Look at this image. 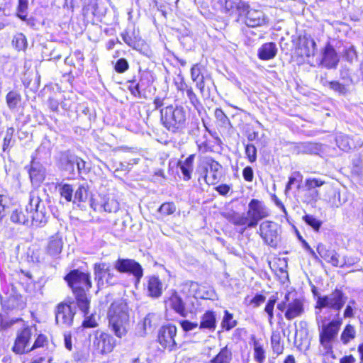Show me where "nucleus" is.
<instances>
[{
    "instance_id": "58836bf2",
    "label": "nucleus",
    "mask_w": 363,
    "mask_h": 363,
    "mask_svg": "<svg viewBox=\"0 0 363 363\" xmlns=\"http://www.w3.org/2000/svg\"><path fill=\"white\" fill-rule=\"evenodd\" d=\"M28 0H18L16 9V16L23 21L26 22L28 25L31 24L32 19H28Z\"/></svg>"
},
{
    "instance_id": "412c9836",
    "label": "nucleus",
    "mask_w": 363,
    "mask_h": 363,
    "mask_svg": "<svg viewBox=\"0 0 363 363\" xmlns=\"http://www.w3.org/2000/svg\"><path fill=\"white\" fill-rule=\"evenodd\" d=\"M57 160L60 168L70 174H75L74 162L76 161V155L72 154L69 150L60 152Z\"/></svg>"
},
{
    "instance_id": "8fccbe9b",
    "label": "nucleus",
    "mask_w": 363,
    "mask_h": 363,
    "mask_svg": "<svg viewBox=\"0 0 363 363\" xmlns=\"http://www.w3.org/2000/svg\"><path fill=\"white\" fill-rule=\"evenodd\" d=\"M271 344L274 352L280 354L283 352L284 346L281 344V337L279 333H273L271 337Z\"/></svg>"
},
{
    "instance_id": "bb28decb",
    "label": "nucleus",
    "mask_w": 363,
    "mask_h": 363,
    "mask_svg": "<svg viewBox=\"0 0 363 363\" xmlns=\"http://www.w3.org/2000/svg\"><path fill=\"white\" fill-rule=\"evenodd\" d=\"M160 322V315L157 313H150L145 318L140 325V331H143L141 335L147 333V331H152L156 328Z\"/></svg>"
},
{
    "instance_id": "5701e85b",
    "label": "nucleus",
    "mask_w": 363,
    "mask_h": 363,
    "mask_svg": "<svg viewBox=\"0 0 363 363\" xmlns=\"http://www.w3.org/2000/svg\"><path fill=\"white\" fill-rule=\"evenodd\" d=\"M298 49L302 56H313L316 51V43L310 35H303L299 38Z\"/></svg>"
},
{
    "instance_id": "4d7b16f0",
    "label": "nucleus",
    "mask_w": 363,
    "mask_h": 363,
    "mask_svg": "<svg viewBox=\"0 0 363 363\" xmlns=\"http://www.w3.org/2000/svg\"><path fill=\"white\" fill-rule=\"evenodd\" d=\"M176 211V206L174 203H164L159 208V212L164 216L173 214Z\"/></svg>"
},
{
    "instance_id": "052dcab7",
    "label": "nucleus",
    "mask_w": 363,
    "mask_h": 363,
    "mask_svg": "<svg viewBox=\"0 0 363 363\" xmlns=\"http://www.w3.org/2000/svg\"><path fill=\"white\" fill-rule=\"evenodd\" d=\"M13 43L18 50H23L26 48L27 41L24 35L20 33L17 35L13 40Z\"/></svg>"
},
{
    "instance_id": "2f4dec72",
    "label": "nucleus",
    "mask_w": 363,
    "mask_h": 363,
    "mask_svg": "<svg viewBox=\"0 0 363 363\" xmlns=\"http://www.w3.org/2000/svg\"><path fill=\"white\" fill-rule=\"evenodd\" d=\"M277 53V45L270 42L263 44L258 50V57L262 60L273 59Z\"/></svg>"
},
{
    "instance_id": "f8f14e48",
    "label": "nucleus",
    "mask_w": 363,
    "mask_h": 363,
    "mask_svg": "<svg viewBox=\"0 0 363 363\" xmlns=\"http://www.w3.org/2000/svg\"><path fill=\"white\" fill-rule=\"evenodd\" d=\"M91 208L98 212L116 213L120 209V203L113 194L99 195L91 200Z\"/></svg>"
},
{
    "instance_id": "37998d69",
    "label": "nucleus",
    "mask_w": 363,
    "mask_h": 363,
    "mask_svg": "<svg viewBox=\"0 0 363 363\" xmlns=\"http://www.w3.org/2000/svg\"><path fill=\"white\" fill-rule=\"evenodd\" d=\"M224 216L229 222L235 225H245L247 227L246 218L244 213L240 214L231 211L225 213Z\"/></svg>"
},
{
    "instance_id": "9d476101",
    "label": "nucleus",
    "mask_w": 363,
    "mask_h": 363,
    "mask_svg": "<svg viewBox=\"0 0 363 363\" xmlns=\"http://www.w3.org/2000/svg\"><path fill=\"white\" fill-rule=\"evenodd\" d=\"M211 4L215 11L238 18L246 9V1L243 0H211Z\"/></svg>"
},
{
    "instance_id": "20e7f679",
    "label": "nucleus",
    "mask_w": 363,
    "mask_h": 363,
    "mask_svg": "<svg viewBox=\"0 0 363 363\" xmlns=\"http://www.w3.org/2000/svg\"><path fill=\"white\" fill-rule=\"evenodd\" d=\"M342 324V319L337 313L331 321L323 325L319 334L320 344L325 350V354H330L333 358H335V355L333 354L332 343L337 338Z\"/></svg>"
},
{
    "instance_id": "f3484780",
    "label": "nucleus",
    "mask_w": 363,
    "mask_h": 363,
    "mask_svg": "<svg viewBox=\"0 0 363 363\" xmlns=\"http://www.w3.org/2000/svg\"><path fill=\"white\" fill-rule=\"evenodd\" d=\"M115 347V340L109 334L96 331L93 340V347L98 352L104 354L112 352Z\"/></svg>"
},
{
    "instance_id": "680f3d73",
    "label": "nucleus",
    "mask_w": 363,
    "mask_h": 363,
    "mask_svg": "<svg viewBox=\"0 0 363 363\" xmlns=\"http://www.w3.org/2000/svg\"><path fill=\"white\" fill-rule=\"evenodd\" d=\"M245 154L249 161L252 163L257 160V148L252 144H247L245 146Z\"/></svg>"
},
{
    "instance_id": "0eeeda50",
    "label": "nucleus",
    "mask_w": 363,
    "mask_h": 363,
    "mask_svg": "<svg viewBox=\"0 0 363 363\" xmlns=\"http://www.w3.org/2000/svg\"><path fill=\"white\" fill-rule=\"evenodd\" d=\"M198 172L208 185H214L222 176V166L212 157H206L199 164Z\"/></svg>"
},
{
    "instance_id": "79ce46f5",
    "label": "nucleus",
    "mask_w": 363,
    "mask_h": 363,
    "mask_svg": "<svg viewBox=\"0 0 363 363\" xmlns=\"http://www.w3.org/2000/svg\"><path fill=\"white\" fill-rule=\"evenodd\" d=\"M144 77H141L140 81L136 82L135 80L130 81L128 85V89L135 97L138 99H142L144 97V94L142 93V90L144 89Z\"/></svg>"
},
{
    "instance_id": "f704fd0d",
    "label": "nucleus",
    "mask_w": 363,
    "mask_h": 363,
    "mask_svg": "<svg viewBox=\"0 0 363 363\" xmlns=\"http://www.w3.org/2000/svg\"><path fill=\"white\" fill-rule=\"evenodd\" d=\"M89 188L88 184L83 183L74 186L73 203L79 205V203L85 202L89 198Z\"/></svg>"
},
{
    "instance_id": "a19ab883",
    "label": "nucleus",
    "mask_w": 363,
    "mask_h": 363,
    "mask_svg": "<svg viewBox=\"0 0 363 363\" xmlns=\"http://www.w3.org/2000/svg\"><path fill=\"white\" fill-rule=\"evenodd\" d=\"M21 101V96L17 91H10L6 96V102L11 111L16 110Z\"/></svg>"
},
{
    "instance_id": "4c0bfd02",
    "label": "nucleus",
    "mask_w": 363,
    "mask_h": 363,
    "mask_svg": "<svg viewBox=\"0 0 363 363\" xmlns=\"http://www.w3.org/2000/svg\"><path fill=\"white\" fill-rule=\"evenodd\" d=\"M3 308L7 310H14L23 308L24 303L21 300V297L10 296L6 300H1Z\"/></svg>"
},
{
    "instance_id": "c756f323",
    "label": "nucleus",
    "mask_w": 363,
    "mask_h": 363,
    "mask_svg": "<svg viewBox=\"0 0 363 363\" xmlns=\"http://www.w3.org/2000/svg\"><path fill=\"white\" fill-rule=\"evenodd\" d=\"M89 290V289L72 291L75 296L77 306L85 316L89 313L90 304V300L86 295V291Z\"/></svg>"
},
{
    "instance_id": "49530a36",
    "label": "nucleus",
    "mask_w": 363,
    "mask_h": 363,
    "mask_svg": "<svg viewBox=\"0 0 363 363\" xmlns=\"http://www.w3.org/2000/svg\"><path fill=\"white\" fill-rule=\"evenodd\" d=\"M356 337V330L350 324L346 325L340 335V340L344 345H347L352 340Z\"/></svg>"
},
{
    "instance_id": "1a4fd4ad",
    "label": "nucleus",
    "mask_w": 363,
    "mask_h": 363,
    "mask_svg": "<svg viewBox=\"0 0 363 363\" xmlns=\"http://www.w3.org/2000/svg\"><path fill=\"white\" fill-rule=\"evenodd\" d=\"M94 274L99 289H102L106 284L113 286L118 283V278L111 269L108 263L99 262L94 264Z\"/></svg>"
},
{
    "instance_id": "e433bc0d",
    "label": "nucleus",
    "mask_w": 363,
    "mask_h": 363,
    "mask_svg": "<svg viewBox=\"0 0 363 363\" xmlns=\"http://www.w3.org/2000/svg\"><path fill=\"white\" fill-rule=\"evenodd\" d=\"M191 77L192 81L196 83V88L200 90L201 93H203L205 87V77L201 73V66L199 64H196L191 67Z\"/></svg>"
},
{
    "instance_id": "393cba45",
    "label": "nucleus",
    "mask_w": 363,
    "mask_h": 363,
    "mask_svg": "<svg viewBox=\"0 0 363 363\" xmlns=\"http://www.w3.org/2000/svg\"><path fill=\"white\" fill-rule=\"evenodd\" d=\"M62 247V236L59 233H57L49 238L46 251L50 256L55 257L61 253Z\"/></svg>"
},
{
    "instance_id": "2eb2a0df",
    "label": "nucleus",
    "mask_w": 363,
    "mask_h": 363,
    "mask_svg": "<svg viewBox=\"0 0 363 363\" xmlns=\"http://www.w3.org/2000/svg\"><path fill=\"white\" fill-rule=\"evenodd\" d=\"M114 268L121 273H128L133 275L136 282H139L143 276L142 266L132 259H118L114 262Z\"/></svg>"
},
{
    "instance_id": "7ed1b4c3",
    "label": "nucleus",
    "mask_w": 363,
    "mask_h": 363,
    "mask_svg": "<svg viewBox=\"0 0 363 363\" xmlns=\"http://www.w3.org/2000/svg\"><path fill=\"white\" fill-rule=\"evenodd\" d=\"M162 125L174 133L182 132L187 125L186 111L182 106L169 105L160 110Z\"/></svg>"
},
{
    "instance_id": "473e14b6",
    "label": "nucleus",
    "mask_w": 363,
    "mask_h": 363,
    "mask_svg": "<svg viewBox=\"0 0 363 363\" xmlns=\"http://www.w3.org/2000/svg\"><path fill=\"white\" fill-rule=\"evenodd\" d=\"M86 7L91 10L92 14L97 17H104L107 12V7L101 0H85Z\"/></svg>"
},
{
    "instance_id": "69168bd1",
    "label": "nucleus",
    "mask_w": 363,
    "mask_h": 363,
    "mask_svg": "<svg viewBox=\"0 0 363 363\" xmlns=\"http://www.w3.org/2000/svg\"><path fill=\"white\" fill-rule=\"evenodd\" d=\"M336 142L338 147L344 151H346L350 148L349 138L346 135L337 136L336 138Z\"/></svg>"
},
{
    "instance_id": "c85d7f7f",
    "label": "nucleus",
    "mask_w": 363,
    "mask_h": 363,
    "mask_svg": "<svg viewBox=\"0 0 363 363\" xmlns=\"http://www.w3.org/2000/svg\"><path fill=\"white\" fill-rule=\"evenodd\" d=\"M29 176L33 184L39 185L45 177L44 167L39 163L33 162L29 169Z\"/></svg>"
},
{
    "instance_id": "4468645a",
    "label": "nucleus",
    "mask_w": 363,
    "mask_h": 363,
    "mask_svg": "<svg viewBox=\"0 0 363 363\" xmlns=\"http://www.w3.org/2000/svg\"><path fill=\"white\" fill-rule=\"evenodd\" d=\"M244 19L245 23L248 27H257L266 25L268 23V18L261 10L251 9L249 4L246 2L245 11L240 14L238 21Z\"/></svg>"
},
{
    "instance_id": "603ef678",
    "label": "nucleus",
    "mask_w": 363,
    "mask_h": 363,
    "mask_svg": "<svg viewBox=\"0 0 363 363\" xmlns=\"http://www.w3.org/2000/svg\"><path fill=\"white\" fill-rule=\"evenodd\" d=\"M254 358L257 363H263L265 354L263 347L256 340L254 341Z\"/></svg>"
},
{
    "instance_id": "7c9ffc66",
    "label": "nucleus",
    "mask_w": 363,
    "mask_h": 363,
    "mask_svg": "<svg viewBox=\"0 0 363 363\" xmlns=\"http://www.w3.org/2000/svg\"><path fill=\"white\" fill-rule=\"evenodd\" d=\"M200 329L214 331L216 328V315L213 311H207L201 317Z\"/></svg>"
},
{
    "instance_id": "a878e982",
    "label": "nucleus",
    "mask_w": 363,
    "mask_h": 363,
    "mask_svg": "<svg viewBox=\"0 0 363 363\" xmlns=\"http://www.w3.org/2000/svg\"><path fill=\"white\" fill-rule=\"evenodd\" d=\"M195 157L196 154H191L184 160H179L178 162V167L182 172L184 181H189L191 178Z\"/></svg>"
},
{
    "instance_id": "b1692460",
    "label": "nucleus",
    "mask_w": 363,
    "mask_h": 363,
    "mask_svg": "<svg viewBox=\"0 0 363 363\" xmlns=\"http://www.w3.org/2000/svg\"><path fill=\"white\" fill-rule=\"evenodd\" d=\"M165 305L166 307L172 308L181 316L186 317L187 315L185 304L182 298L176 292L172 293V294L165 300Z\"/></svg>"
},
{
    "instance_id": "0e129e2a",
    "label": "nucleus",
    "mask_w": 363,
    "mask_h": 363,
    "mask_svg": "<svg viewBox=\"0 0 363 363\" xmlns=\"http://www.w3.org/2000/svg\"><path fill=\"white\" fill-rule=\"evenodd\" d=\"M344 58L350 63H352L357 59V52L353 46L346 49L344 54Z\"/></svg>"
},
{
    "instance_id": "3c124183",
    "label": "nucleus",
    "mask_w": 363,
    "mask_h": 363,
    "mask_svg": "<svg viewBox=\"0 0 363 363\" xmlns=\"http://www.w3.org/2000/svg\"><path fill=\"white\" fill-rule=\"evenodd\" d=\"M328 86L330 89L339 94L345 95L348 92V88L346 84H341L337 81H332L328 82Z\"/></svg>"
},
{
    "instance_id": "f257e3e1",
    "label": "nucleus",
    "mask_w": 363,
    "mask_h": 363,
    "mask_svg": "<svg viewBox=\"0 0 363 363\" xmlns=\"http://www.w3.org/2000/svg\"><path fill=\"white\" fill-rule=\"evenodd\" d=\"M48 218L47 201L40 198L38 191H33L30 194L28 204L24 208L13 211L10 220L13 223L40 227L47 223Z\"/></svg>"
},
{
    "instance_id": "c9c22d12",
    "label": "nucleus",
    "mask_w": 363,
    "mask_h": 363,
    "mask_svg": "<svg viewBox=\"0 0 363 363\" xmlns=\"http://www.w3.org/2000/svg\"><path fill=\"white\" fill-rule=\"evenodd\" d=\"M56 188L62 198L67 202H72L74 201V186L67 183H58Z\"/></svg>"
},
{
    "instance_id": "f03ea898",
    "label": "nucleus",
    "mask_w": 363,
    "mask_h": 363,
    "mask_svg": "<svg viewBox=\"0 0 363 363\" xmlns=\"http://www.w3.org/2000/svg\"><path fill=\"white\" fill-rule=\"evenodd\" d=\"M108 318L109 325L114 335L119 338L125 336L129 325L127 304L121 300L112 303L108 309Z\"/></svg>"
},
{
    "instance_id": "864d4df0",
    "label": "nucleus",
    "mask_w": 363,
    "mask_h": 363,
    "mask_svg": "<svg viewBox=\"0 0 363 363\" xmlns=\"http://www.w3.org/2000/svg\"><path fill=\"white\" fill-rule=\"evenodd\" d=\"M186 94L189 100L190 104L196 109L199 110L200 108H201V104L198 99L196 94L193 91L192 87L191 86L189 89H187V91H186Z\"/></svg>"
},
{
    "instance_id": "bf43d9fd",
    "label": "nucleus",
    "mask_w": 363,
    "mask_h": 363,
    "mask_svg": "<svg viewBox=\"0 0 363 363\" xmlns=\"http://www.w3.org/2000/svg\"><path fill=\"white\" fill-rule=\"evenodd\" d=\"M14 128L12 127L8 128L6 131V135L4 138V143H3V151H6L9 147L11 146V143L12 140L13 135L14 133Z\"/></svg>"
},
{
    "instance_id": "ea45409f",
    "label": "nucleus",
    "mask_w": 363,
    "mask_h": 363,
    "mask_svg": "<svg viewBox=\"0 0 363 363\" xmlns=\"http://www.w3.org/2000/svg\"><path fill=\"white\" fill-rule=\"evenodd\" d=\"M121 35L123 42L129 47L135 50H138L140 48L141 40L135 36L134 33L130 35L128 30H124Z\"/></svg>"
},
{
    "instance_id": "5fc2aeb1",
    "label": "nucleus",
    "mask_w": 363,
    "mask_h": 363,
    "mask_svg": "<svg viewBox=\"0 0 363 363\" xmlns=\"http://www.w3.org/2000/svg\"><path fill=\"white\" fill-rule=\"evenodd\" d=\"M303 220L315 231H318L322 222L312 215L306 214L303 217Z\"/></svg>"
},
{
    "instance_id": "cd10ccee",
    "label": "nucleus",
    "mask_w": 363,
    "mask_h": 363,
    "mask_svg": "<svg viewBox=\"0 0 363 363\" xmlns=\"http://www.w3.org/2000/svg\"><path fill=\"white\" fill-rule=\"evenodd\" d=\"M295 150L298 154L319 155L323 152V146L319 143H301L296 146Z\"/></svg>"
},
{
    "instance_id": "aec40b11",
    "label": "nucleus",
    "mask_w": 363,
    "mask_h": 363,
    "mask_svg": "<svg viewBox=\"0 0 363 363\" xmlns=\"http://www.w3.org/2000/svg\"><path fill=\"white\" fill-rule=\"evenodd\" d=\"M339 61L335 49L330 43H327L321 52L320 65L327 69H335Z\"/></svg>"
},
{
    "instance_id": "774afa93",
    "label": "nucleus",
    "mask_w": 363,
    "mask_h": 363,
    "mask_svg": "<svg viewBox=\"0 0 363 363\" xmlns=\"http://www.w3.org/2000/svg\"><path fill=\"white\" fill-rule=\"evenodd\" d=\"M129 67L128 61L125 58H120L115 65V70L118 73L125 72Z\"/></svg>"
},
{
    "instance_id": "6e6d98bb",
    "label": "nucleus",
    "mask_w": 363,
    "mask_h": 363,
    "mask_svg": "<svg viewBox=\"0 0 363 363\" xmlns=\"http://www.w3.org/2000/svg\"><path fill=\"white\" fill-rule=\"evenodd\" d=\"M276 302L277 298L274 296L270 297L264 308L265 312L268 314V319L270 323H272L274 318V308Z\"/></svg>"
},
{
    "instance_id": "338daca9",
    "label": "nucleus",
    "mask_w": 363,
    "mask_h": 363,
    "mask_svg": "<svg viewBox=\"0 0 363 363\" xmlns=\"http://www.w3.org/2000/svg\"><path fill=\"white\" fill-rule=\"evenodd\" d=\"M75 165L77 166L79 174H86L88 172V169L86 167V162L77 156H76V161L74 162V166Z\"/></svg>"
},
{
    "instance_id": "dca6fc26",
    "label": "nucleus",
    "mask_w": 363,
    "mask_h": 363,
    "mask_svg": "<svg viewBox=\"0 0 363 363\" xmlns=\"http://www.w3.org/2000/svg\"><path fill=\"white\" fill-rule=\"evenodd\" d=\"M33 328L29 325H23L16 333V337L12 347V351L17 354H22L28 352L27 347L29 345L33 335Z\"/></svg>"
},
{
    "instance_id": "c03bdc74",
    "label": "nucleus",
    "mask_w": 363,
    "mask_h": 363,
    "mask_svg": "<svg viewBox=\"0 0 363 363\" xmlns=\"http://www.w3.org/2000/svg\"><path fill=\"white\" fill-rule=\"evenodd\" d=\"M23 323L22 318H10L7 314L0 313V332L11 328L16 323Z\"/></svg>"
},
{
    "instance_id": "39448f33",
    "label": "nucleus",
    "mask_w": 363,
    "mask_h": 363,
    "mask_svg": "<svg viewBox=\"0 0 363 363\" xmlns=\"http://www.w3.org/2000/svg\"><path fill=\"white\" fill-rule=\"evenodd\" d=\"M347 299V297L342 290L335 289L328 295L318 296L315 309L329 308L340 315V311L345 306Z\"/></svg>"
},
{
    "instance_id": "4be33fe9",
    "label": "nucleus",
    "mask_w": 363,
    "mask_h": 363,
    "mask_svg": "<svg viewBox=\"0 0 363 363\" xmlns=\"http://www.w3.org/2000/svg\"><path fill=\"white\" fill-rule=\"evenodd\" d=\"M316 250L318 255L333 266L340 267L344 266V263H340L339 261L338 254L334 250L328 249L325 245L319 243Z\"/></svg>"
},
{
    "instance_id": "09e8293b",
    "label": "nucleus",
    "mask_w": 363,
    "mask_h": 363,
    "mask_svg": "<svg viewBox=\"0 0 363 363\" xmlns=\"http://www.w3.org/2000/svg\"><path fill=\"white\" fill-rule=\"evenodd\" d=\"M223 328L230 330L237 325V321L233 320V314L228 311H225V314L221 323Z\"/></svg>"
},
{
    "instance_id": "a211bd4d",
    "label": "nucleus",
    "mask_w": 363,
    "mask_h": 363,
    "mask_svg": "<svg viewBox=\"0 0 363 363\" xmlns=\"http://www.w3.org/2000/svg\"><path fill=\"white\" fill-rule=\"evenodd\" d=\"M55 321L62 327H69L72 325L75 312L70 304L60 303L55 308Z\"/></svg>"
},
{
    "instance_id": "ddd939ff",
    "label": "nucleus",
    "mask_w": 363,
    "mask_h": 363,
    "mask_svg": "<svg viewBox=\"0 0 363 363\" xmlns=\"http://www.w3.org/2000/svg\"><path fill=\"white\" fill-rule=\"evenodd\" d=\"M68 286L72 291L89 289L91 287L89 274L73 269L65 277Z\"/></svg>"
},
{
    "instance_id": "e2e57ef3",
    "label": "nucleus",
    "mask_w": 363,
    "mask_h": 363,
    "mask_svg": "<svg viewBox=\"0 0 363 363\" xmlns=\"http://www.w3.org/2000/svg\"><path fill=\"white\" fill-rule=\"evenodd\" d=\"M47 342V337L43 334H40L37 337L32 347L30 348H28L27 352H30L37 348L43 347Z\"/></svg>"
},
{
    "instance_id": "423d86ee",
    "label": "nucleus",
    "mask_w": 363,
    "mask_h": 363,
    "mask_svg": "<svg viewBox=\"0 0 363 363\" xmlns=\"http://www.w3.org/2000/svg\"><path fill=\"white\" fill-rule=\"evenodd\" d=\"M291 295L290 292L286 293L284 300L277 304V309L284 312V316L289 320L301 317L304 313L303 300L291 298Z\"/></svg>"
},
{
    "instance_id": "6e6552de",
    "label": "nucleus",
    "mask_w": 363,
    "mask_h": 363,
    "mask_svg": "<svg viewBox=\"0 0 363 363\" xmlns=\"http://www.w3.org/2000/svg\"><path fill=\"white\" fill-rule=\"evenodd\" d=\"M270 215L269 209L263 201L253 199L248 203V210L245 215L247 228H252L257 225L259 220Z\"/></svg>"
},
{
    "instance_id": "de8ad7c7",
    "label": "nucleus",
    "mask_w": 363,
    "mask_h": 363,
    "mask_svg": "<svg viewBox=\"0 0 363 363\" xmlns=\"http://www.w3.org/2000/svg\"><path fill=\"white\" fill-rule=\"evenodd\" d=\"M303 176L299 172H294L291 177L289 178L288 183L286 186L285 192L291 189L292 186L295 184H297L296 187L298 189L301 188V182H302Z\"/></svg>"
},
{
    "instance_id": "9b49d317",
    "label": "nucleus",
    "mask_w": 363,
    "mask_h": 363,
    "mask_svg": "<svg viewBox=\"0 0 363 363\" xmlns=\"http://www.w3.org/2000/svg\"><path fill=\"white\" fill-rule=\"evenodd\" d=\"M259 233L264 242L272 247H276L280 241L281 229L275 222L263 221L259 225Z\"/></svg>"
},
{
    "instance_id": "a18cd8bd",
    "label": "nucleus",
    "mask_w": 363,
    "mask_h": 363,
    "mask_svg": "<svg viewBox=\"0 0 363 363\" xmlns=\"http://www.w3.org/2000/svg\"><path fill=\"white\" fill-rule=\"evenodd\" d=\"M231 359L232 352L230 350L225 346L210 361V363H230Z\"/></svg>"
},
{
    "instance_id": "72a5a7b5",
    "label": "nucleus",
    "mask_w": 363,
    "mask_h": 363,
    "mask_svg": "<svg viewBox=\"0 0 363 363\" xmlns=\"http://www.w3.org/2000/svg\"><path fill=\"white\" fill-rule=\"evenodd\" d=\"M147 291L150 296L157 298L162 293V283L157 277L152 276L147 283Z\"/></svg>"
},
{
    "instance_id": "13d9d810",
    "label": "nucleus",
    "mask_w": 363,
    "mask_h": 363,
    "mask_svg": "<svg viewBox=\"0 0 363 363\" xmlns=\"http://www.w3.org/2000/svg\"><path fill=\"white\" fill-rule=\"evenodd\" d=\"M325 184V182L318 178H308L305 182V187L308 190H311L316 187H320Z\"/></svg>"
},
{
    "instance_id": "6ab92c4d",
    "label": "nucleus",
    "mask_w": 363,
    "mask_h": 363,
    "mask_svg": "<svg viewBox=\"0 0 363 363\" xmlns=\"http://www.w3.org/2000/svg\"><path fill=\"white\" fill-rule=\"evenodd\" d=\"M176 334L177 328L175 325L172 324L164 325L159 330L158 341L164 348L172 350L176 345L174 340Z\"/></svg>"
}]
</instances>
